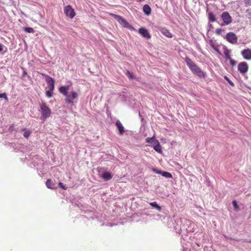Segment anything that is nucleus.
Returning <instances> with one entry per match:
<instances>
[{"label": "nucleus", "mask_w": 251, "mask_h": 251, "mask_svg": "<svg viewBox=\"0 0 251 251\" xmlns=\"http://www.w3.org/2000/svg\"><path fill=\"white\" fill-rule=\"evenodd\" d=\"M70 83L71 84L70 85L60 87L59 88V92L66 97L65 100L66 103L73 105H74L73 100L77 99L78 94L77 92L74 91H72L70 92V94H68V91L72 85V83Z\"/></svg>", "instance_id": "nucleus-1"}, {"label": "nucleus", "mask_w": 251, "mask_h": 251, "mask_svg": "<svg viewBox=\"0 0 251 251\" xmlns=\"http://www.w3.org/2000/svg\"><path fill=\"white\" fill-rule=\"evenodd\" d=\"M185 61L191 71L195 75L201 77H204L205 73L201 70L188 57H186Z\"/></svg>", "instance_id": "nucleus-2"}, {"label": "nucleus", "mask_w": 251, "mask_h": 251, "mask_svg": "<svg viewBox=\"0 0 251 251\" xmlns=\"http://www.w3.org/2000/svg\"><path fill=\"white\" fill-rule=\"evenodd\" d=\"M42 115L44 119H46L49 118L51 114V111L50 109L47 106L45 103H42L40 105Z\"/></svg>", "instance_id": "nucleus-3"}, {"label": "nucleus", "mask_w": 251, "mask_h": 251, "mask_svg": "<svg viewBox=\"0 0 251 251\" xmlns=\"http://www.w3.org/2000/svg\"><path fill=\"white\" fill-rule=\"evenodd\" d=\"M221 17L223 21V23L221 24V26L228 25L232 22V19L231 16L229 15L228 12L226 11L222 13Z\"/></svg>", "instance_id": "nucleus-4"}, {"label": "nucleus", "mask_w": 251, "mask_h": 251, "mask_svg": "<svg viewBox=\"0 0 251 251\" xmlns=\"http://www.w3.org/2000/svg\"><path fill=\"white\" fill-rule=\"evenodd\" d=\"M225 38L226 39V40L228 42H229L231 44H233L237 43V40H238V38H237V36L236 35V34L234 33H233L232 32L228 33L226 35Z\"/></svg>", "instance_id": "nucleus-5"}, {"label": "nucleus", "mask_w": 251, "mask_h": 251, "mask_svg": "<svg viewBox=\"0 0 251 251\" xmlns=\"http://www.w3.org/2000/svg\"><path fill=\"white\" fill-rule=\"evenodd\" d=\"M64 11L66 15L71 18H73L75 16V13L74 9L71 5H67L65 6L64 7Z\"/></svg>", "instance_id": "nucleus-6"}, {"label": "nucleus", "mask_w": 251, "mask_h": 251, "mask_svg": "<svg viewBox=\"0 0 251 251\" xmlns=\"http://www.w3.org/2000/svg\"><path fill=\"white\" fill-rule=\"evenodd\" d=\"M249 69V66L246 62L240 63L238 65V70L241 74L246 73Z\"/></svg>", "instance_id": "nucleus-7"}, {"label": "nucleus", "mask_w": 251, "mask_h": 251, "mask_svg": "<svg viewBox=\"0 0 251 251\" xmlns=\"http://www.w3.org/2000/svg\"><path fill=\"white\" fill-rule=\"evenodd\" d=\"M241 54L245 59L247 60H251V49L248 48L243 50L241 51Z\"/></svg>", "instance_id": "nucleus-8"}, {"label": "nucleus", "mask_w": 251, "mask_h": 251, "mask_svg": "<svg viewBox=\"0 0 251 251\" xmlns=\"http://www.w3.org/2000/svg\"><path fill=\"white\" fill-rule=\"evenodd\" d=\"M139 33L144 38L147 39H150L151 38V36L148 30L144 28L141 27L139 29Z\"/></svg>", "instance_id": "nucleus-9"}, {"label": "nucleus", "mask_w": 251, "mask_h": 251, "mask_svg": "<svg viewBox=\"0 0 251 251\" xmlns=\"http://www.w3.org/2000/svg\"><path fill=\"white\" fill-rule=\"evenodd\" d=\"M153 149L158 153H162L161 146L157 140H155L152 142Z\"/></svg>", "instance_id": "nucleus-10"}, {"label": "nucleus", "mask_w": 251, "mask_h": 251, "mask_svg": "<svg viewBox=\"0 0 251 251\" xmlns=\"http://www.w3.org/2000/svg\"><path fill=\"white\" fill-rule=\"evenodd\" d=\"M117 21L121 24L123 27L126 28H130L131 27V25L129 24L126 21V19L123 18L122 17L120 16V18H119Z\"/></svg>", "instance_id": "nucleus-11"}, {"label": "nucleus", "mask_w": 251, "mask_h": 251, "mask_svg": "<svg viewBox=\"0 0 251 251\" xmlns=\"http://www.w3.org/2000/svg\"><path fill=\"white\" fill-rule=\"evenodd\" d=\"M41 75L42 76L45 77V80L48 84V86L54 84V80L51 77L45 74H41Z\"/></svg>", "instance_id": "nucleus-12"}, {"label": "nucleus", "mask_w": 251, "mask_h": 251, "mask_svg": "<svg viewBox=\"0 0 251 251\" xmlns=\"http://www.w3.org/2000/svg\"><path fill=\"white\" fill-rule=\"evenodd\" d=\"M116 126L118 129L119 134L122 135L124 133V127L120 121L117 120L116 122Z\"/></svg>", "instance_id": "nucleus-13"}, {"label": "nucleus", "mask_w": 251, "mask_h": 251, "mask_svg": "<svg viewBox=\"0 0 251 251\" xmlns=\"http://www.w3.org/2000/svg\"><path fill=\"white\" fill-rule=\"evenodd\" d=\"M160 31L161 33L163 34L164 36L168 38H172V35L170 32L166 28L162 27L160 29Z\"/></svg>", "instance_id": "nucleus-14"}, {"label": "nucleus", "mask_w": 251, "mask_h": 251, "mask_svg": "<svg viewBox=\"0 0 251 251\" xmlns=\"http://www.w3.org/2000/svg\"><path fill=\"white\" fill-rule=\"evenodd\" d=\"M101 177L105 180H109L112 178L113 175L109 172H104L101 174Z\"/></svg>", "instance_id": "nucleus-15"}, {"label": "nucleus", "mask_w": 251, "mask_h": 251, "mask_svg": "<svg viewBox=\"0 0 251 251\" xmlns=\"http://www.w3.org/2000/svg\"><path fill=\"white\" fill-rule=\"evenodd\" d=\"M143 10L147 15H149L151 13V8L148 4H145L144 5Z\"/></svg>", "instance_id": "nucleus-16"}, {"label": "nucleus", "mask_w": 251, "mask_h": 251, "mask_svg": "<svg viewBox=\"0 0 251 251\" xmlns=\"http://www.w3.org/2000/svg\"><path fill=\"white\" fill-rule=\"evenodd\" d=\"M46 184L48 188L53 189L55 188V184L50 179H48L46 182Z\"/></svg>", "instance_id": "nucleus-17"}, {"label": "nucleus", "mask_w": 251, "mask_h": 251, "mask_svg": "<svg viewBox=\"0 0 251 251\" xmlns=\"http://www.w3.org/2000/svg\"><path fill=\"white\" fill-rule=\"evenodd\" d=\"M208 19L210 22H214L216 21L215 15L212 12L208 13Z\"/></svg>", "instance_id": "nucleus-18"}, {"label": "nucleus", "mask_w": 251, "mask_h": 251, "mask_svg": "<svg viewBox=\"0 0 251 251\" xmlns=\"http://www.w3.org/2000/svg\"><path fill=\"white\" fill-rule=\"evenodd\" d=\"M150 204L152 207L156 208L159 211H161V207L156 202H151Z\"/></svg>", "instance_id": "nucleus-19"}, {"label": "nucleus", "mask_w": 251, "mask_h": 251, "mask_svg": "<svg viewBox=\"0 0 251 251\" xmlns=\"http://www.w3.org/2000/svg\"><path fill=\"white\" fill-rule=\"evenodd\" d=\"M224 54L225 55V57L226 59H230L231 58L230 55V51L228 49H226L224 50Z\"/></svg>", "instance_id": "nucleus-20"}, {"label": "nucleus", "mask_w": 251, "mask_h": 251, "mask_svg": "<svg viewBox=\"0 0 251 251\" xmlns=\"http://www.w3.org/2000/svg\"><path fill=\"white\" fill-rule=\"evenodd\" d=\"M161 175L162 176L166 177V178H171L172 177V176L171 173L167 172H163L162 173Z\"/></svg>", "instance_id": "nucleus-21"}, {"label": "nucleus", "mask_w": 251, "mask_h": 251, "mask_svg": "<svg viewBox=\"0 0 251 251\" xmlns=\"http://www.w3.org/2000/svg\"><path fill=\"white\" fill-rule=\"evenodd\" d=\"M232 204L234 206L235 210L236 211H238L239 210V207L237 204V201L235 200L232 201Z\"/></svg>", "instance_id": "nucleus-22"}, {"label": "nucleus", "mask_w": 251, "mask_h": 251, "mask_svg": "<svg viewBox=\"0 0 251 251\" xmlns=\"http://www.w3.org/2000/svg\"><path fill=\"white\" fill-rule=\"evenodd\" d=\"M24 31L28 33H34V30L32 27H25Z\"/></svg>", "instance_id": "nucleus-23"}, {"label": "nucleus", "mask_w": 251, "mask_h": 251, "mask_svg": "<svg viewBox=\"0 0 251 251\" xmlns=\"http://www.w3.org/2000/svg\"><path fill=\"white\" fill-rule=\"evenodd\" d=\"M224 31V29H222V28H217L215 30V33L217 34V35H221L222 34V33Z\"/></svg>", "instance_id": "nucleus-24"}, {"label": "nucleus", "mask_w": 251, "mask_h": 251, "mask_svg": "<svg viewBox=\"0 0 251 251\" xmlns=\"http://www.w3.org/2000/svg\"><path fill=\"white\" fill-rule=\"evenodd\" d=\"M31 132L29 130H25L23 135L25 138H28L29 135H30Z\"/></svg>", "instance_id": "nucleus-25"}, {"label": "nucleus", "mask_w": 251, "mask_h": 251, "mask_svg": "<svg viewBox=\"0 0 251 251\" xmlns=\"http://www.w3.org/2000/svg\"><path fill=\"white\" fill-rule=\"evenodd\" d=\"M126 75H127V76L130 78V79H133L135 78L134 75L132 73L130 72L129 71L127 70L126 72Z\"/></svg>", "instance_id": "nucleus-26"}, {"label": "nucleus", "mask_w": 251, "mask_h": 251, "mask_svg": "<svg viewBox=\"0 0 251 251\" xmlns=\"http://www.w3.org/2000/svg\"><path fill=\"white\" fill-rule=\"evenodd\" d=\"M224 78H225V80H226L228 82V83H229V84L231 86H234V83H233V82H232V81H231L229 79V78H228L227 76L225 75V76H224Z\"/></svg>", "instance_id": "nucleus-27"}, {"label": "nucleus", "mask_w": 251, "mask_h": 251, "mask_svg": "<svg viewBox=\"0 0 251 251\" xmlns=\"http://www.w3.org/2000/svg\"><path fill=\"white\" fill-rule=\"evenodd\" d=\"M155 140V139H154L153 137H151V138L148 137V138H146V141L147 143H151L152 144V141H153Z\"/></svg>", "instance_id": "nucleus-28"}, {"label": "nucleus", "mask_w": 251, "mask_h": 251, "mask_svg": "<svg viewBox=\"0 0 251 251\" xmlns=\"http://www.w3.org/2000/svg\"><path fill=\"white\" fill-rule=\"evenodd\" d=\"M52 92L53 91L50 90L47 91L46 92V96L48 97V98H50L52 95Z\"/></svg>", "instance_id": "nucleus-29"}, {"label": "nucleus", "mask_w": 251, "mask_h": 251, "mask_svg": "<svg viewBox=\"0 0 251 251\" xmlns=\"http://www.w3.org/2000/svg\"><path fill=\"white\" fill-rule=\"evenodd\" d=\"M109 15L112 17H113L117 21L118 20V19L119 18H120V16L119 15H116L115 14H113V13H109Z\"/></svg>", "instance_id": "nucleus-30"}, {"label": "nucleus", "mask_w": 251, "mask_h": 251, "mask_svg": "<svg viewBox=\"0 0 251 251\" xmlns=\"http://www.w3.org/2000/svg\"><path fill=\"white\" fill-rule=\"evenodd\" d=\"M4 98L6 100H8V98L6 96V94L5 93L0 94V98Z\"/></svg>", "instance_id": "nucleus-31"}, {"label": "nucleus", "mask_w": 251, "mask_h": 251, "mask_svg": "<svg viewBox=\"0 0 251 251\" xmlns=\"http://www.w3.org/2000/svg\"><path fill=\"white\" fill-rule=\"evenodd\" d=\"M229 60H230V63L231 66H234L236 64V62L232 58Z\"/></svg>", "instance_id": "nucleus-32"}, {"label": "nucleus", "mask_w": 251, "mask_h": 251, "mask_svg": "<svg viewBox=\"0 0 251 251\" xmlns=\"http://www.w3.org/2000/svg\"><path fill=\"white\" fill-rule=\"evenodd\" d=\"M49 90L53 91L54 89V84L48 86Z\"/></svg>", "instance_id": "nucleus-33"}, {"label": "nucleus", "mask_w": 251, "mask_h": 251, "mask_svg": "<svg viewBox=\"0 0 251 251\" xmlns=\"http://www.w3.org/2000/svg\"><path fill=\"white\" fill-rule=\"evenodd\" d=\"M58 185L63 189L66 190V187L63 185V184L62 182H59Z\"/></svg>", "instance_id": "nucleus-34"}, {"label": "nucleus", "mask_w": 251, "mask_h": 251, "mask_svg": "<svg viewBox=\"0 0 251 251\" xmlns=\"http://www.w3.org/2000/svg\"><path fill=\"white\" fill-rule=\"evenodd\" d=\"M153 172H154V173H156V174H161L162 173L161 171H158L157 170L155 169H153L152 170Z\"/></svg>", "instance_id": "nucleus-35"}, {"label": "nucleus", "mask_w": 251, "mask_h": 251, "mask_svg": "<svg viewBox=\"0 0 251 251\" xmlns=\"http://www.w3.org/2000/svg\"><path fill=\"white\" fill-rule=\"evenodd\" d=\"M4 46L0 43V52L3 50Z\"/></svg>", "instance_id": "nucleus-36"}, {"label": "nucleus", "mask_w": 251, "mask_h": 251, "mask_svg": "<svg viewBox=\"0 0 251 251\" xmlns=\"http://www.w3.org/2000/svg\"><path fill=\"white\" fill-rule=\"evenodd\" d=\"M247 12L248 13V15L251 16V9H248L247 10Z\"/></svg>", "instance_id": "nucleus-37"}, {"label": "nucleus", "mask_w": 251, "mask_h": 251, "mask_svg": "<svg viewBox=\"0 0 251 251\" xmlns=\"http://www.w3.org/2000/svg\"><path fill=\"white\" fill-rule=\"evenodd\" d=\"M215 50H216L217 52H220L219 50L217 48H214Z\"/></svg>", "instance_id": "nucleus-38"}, {"label": "nucleus", "mask_w": 251, "mask_h": 251, "mask_svg": "<svg viewBox=\"0 0 251 251\" xmlns=\"http://www.w3.org/2000/svg\"><path fill=\"white\" fill-rule=\"evenodd\" d=\"M136 0L140 2L142 1V0Z\"/></svg>", "instance_id": "nucleus-39"}, {"label": "nucleus", "mask_w": 251, "mask_h": 251, "mask_svg": "<svg viewBox=\"0 0 251 251\" xmlns=\"http://www.w3.org/2000/svg\"><path fill=\"white\" fill-rule=\"evenodd\" d=\"M249 243H251V241H249Z\"/></svg>", "instance_id": "nucleus-40"}]
</instances>
